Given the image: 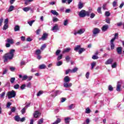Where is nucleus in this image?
I'll list each match as a JSON object with an SVG mask.
<instances>
[{"label":"nucleus","mask_w":124,"mask_h":124,"mask_svg":"<svg viewBox=\"0 0 124 124\" xmlns=\"http://www.w3.org/2000/svg\"><path fill=\"white\" fill-rule=\"evenodd\" d=\"M112 5L113 7H115V6H118V5L117 4V2H116V1H113Z\"/></svg>","instance_id":"052dcab7"},{"label":"nucleus","mask_w":124,"mask_h":124,"mask_svg":"<svg viewBox=\"0 0 124 124\" xmlns=\"http://www.w3.org/2000/svg\"><path fill=\"white\" fill-rule=\"evenodd\" d=\"M114 41H115V39H112L110 40V48L111 50H114V49H115V45L114 44Z\"/></svg>","instance_id":"6e6552de"},{"label":"nucleus","mask_w":124,"mask_h":124,"mask_svg":"<svg viewBox=\"0 0 124 124\" xmlns=\"http://www.w3.org/2000/svg\"><path fill=\"white\" fill-rule=\"evenodd\" d=\"M20 87V85L19 84H16L14 85V89H16V90H18Z\"/></svg>","instance_id":"c03bdc74"},{"label":"nucleus","mask_w":124,"mask_h":124,"mask_svg":"<svg viewBox=\"0 0 124 124\" xmlns=\"http://www.w3.org/2000/svg\"><path fill=\"white\" fill-rule=\"evenodd\" d=\"M14 10V6L11 5L8 9V12H11V11H13Z\"/></svg>","instance_id":"cd10ccee"},{"label":"nucleus","mask_w":124,"mask_h":124,"mask_svg":"<svg viewBox=\"0 0 124 124\" xmlns=\"http://www.w3.org/2000/svg\"><path fill=\"white\" fill-rule=\"evenodd\" d=\"M61 122V119L57 118V119L56 120L55 122H54L52 124H60V123Z\"/></svg>","instance_id":"2f4dec72"},{"label":"nucleus","mask_w":124,"mask_h":124,"mask_svg":"<svg viewBox=\"0 0 124 124\" xmlns=\"http://www.w3.org/2000/svg\"><path fill=\"white\" fill-rule=\"evenodd\" d=\"M7 95L8 96V98L10 99L13 98V97H15L16 96V92H15V91L14 90H12V91H9L7 93Z\"/></svg>","instance_id":"7ed1b4c3"},{"label":"nucleus","mask_w":124,"mask_h":124,"mask_svg":"<svg viewBox=\"0 0 124 124\" xmlns=\"http://www.w3.org/2000/svg\"><path fill=\"white\" fill-rule=\"evenodd\" d=\"M39 69H45V68H46V65L44 64L40 65L39 66Z\"/></svg>","instance_id":"5701e85b"},{"label":"nucleus","mask_w":124,"mask_h":124,"mask_svg":"<svg viewBox=\"0 0 124 124\" xmlns=\"http://www.w3.org/2000/svg\"><path fill=\"white\" fill-rule=\"evenodd\" d=\"M91 112H92V110H91V109H90V108H86V110H85L86 114H90Z\"/></svg>","instance_id":"c756f323"},{"label":"nucleus","mask_w":124,"mask_h":124,"mask_svg":"<svg viewBox=\"0 0 124 124\" xmlns=\"http://www.w3.org/2000/svg\"><path fill=\"white\" fill-rule=\"evenodd\" d=\"M84 51H86L85 48L80 47V49L78 50V54L81 55V54H82L83 52H84Z\"/></svg>","instance_id":"393cba45"},{"label":"nucleus","mask_w":124,"mask_h":124,"mask_svg":"<svg viewBox=\"0 0 124 124\" xmlns=\"http://www.w3.org/2000/svg\"><path fill=\"white\" fill-rule=\"evenodd\" d=\"M70 50H71V48L69 47L66 48L62 51V53L64 54V53H68Z\"/></svg>","instance_id":"4be33fe9"},{"label":"nucleus","mask_w":124,"mask_h":124,"mask_svg":"<svg viewBox=\"0 0 124 124\" xmlns=\"http://www.w3.org/2000/svg\"><path fill=\"white\" fill-rule=\"evenodd\" d=\"M11 84H13L15 82V78H11L10 79Z\"/></svg>","instance_id":"e433bc0d"},{"label":"nucleus","mask_w":124,"mask_h":124,"mask_svg":"<svg viewBox=\"0 0 124 124\" xmlns=\"http://www.w3.org/2000/svg\"><path fill=\"white\" fill-rule=\"evenodd\" d=\"M60 53H61V50L60 49L57 50L56 52V56H59Z\"/></svg>","instance_id":"bf43d9fd"},{"label":"nucleus","mask_w":124,"mask_h":124,"mask_svg":"<svg viewBox=\"0 0 124 124\" xmlns=\"http://www.w3.org/2000/svg\"><path fill=\"white\" fill-rule=\"evenodd\" d=\"M19 78H22V81H26L28 79V76L27 75H24L22 77V75H19Z\"/></svg>","instance_id":"4468645a"},{"label":"nucleus","mask_w":124,"mask_h":124,"mask_svg":"<svg viewBox=\"0 0 124 124\" xmlns=\"http://www.w3.org/2000/svg\"><path fill=\"white\" fill-rule=\"evenodd\" d=\"M112 68H116L117 67V62H114L111 65Z\"/></svg>","instance_id":"58836bf2"},{"label":"nucleus","mask_w":124,"mask_h":124,"mask_svg":"<svg viewBox=\"0 0 124 124\" xmlns=\"http://www.w3.org/2000/svg\"><path fill=\"white\" fill-rule=\"evenodd\" d=\"M45 48H46V44H44L42 46L40 49H41V50L43 51V50H44L45 49Z\"/></svg>","instance_id":"ea45409f"},{"label":"nucleus","mask_w":124,"mask_h":124,"mask_svg":"<svg viewBox=\"0 0 124 124\" xmlns=\"http://www.w3.org/2000/svg\"><path fill=\"white\" fill-rule=\"evenodd\" d=\"M35 54L37 55H40V54H41V51L40 50V49H38L36 50Z\"/></svg>","instance_id":"c9c22d12"},{"label":"nucleus","mask_w":124,"mask_h":124,"mask_svg":"<svg viewBox=\"0 0 124 124\" xmlns=\"http://www.w3.org/2000/svg\"><path fill=\"white\" fill-rule=\"evenodd\" d=\"M80 49H81V46L78 45L76 46V47L74 48V51H76V52H78Z\"/></svg>","instance_id":"aec40b11"},{"label":"nucleus","mask_w":124,"mask_h":124,"mask_svg":"<svg viewBox=\"0 0 124 124\" xmlns=\"http://www.w3.org/2000/svg\"><path fill=\"white\" fill-rule=\"evenodd\" d=\"M12 103L11 102H8L7 103L6 107L7 108H9L10 107V106H11Z\"/></svg>","instance_id":"8fccbe9b"},{"label":"nucleus","mask_w":124,"mask_h":124,"mask_svg":"<svg viewBox=\"0 0 124 124\" xmlns=\"http://www.w3.org/2000/svg\"><path fill=\"white\" fill-rule=\"evenodd\" d=\"M11 112L14 113L16 111V108L15 107H13L11 109Z\"/></svg>","instance_id":"e2e57ef3"},{"label":"nucleus","mask_w":124,"mask_h":124,"mask_svg":"<svg viewBox=\"0 0 124 124\" xmlns=\"http://www.w3.org/2000/svg\"><path fill=\"white\" fill-rule=\"evenodd\" d=\"M62 61H59L56 63L57 66H60V65H62Z\"/></svg>","instance_id":"79ce46f5"},{"label":"nucleus","mask_w":124,"mask_h":124,"mask_svg":"<svg viewBox=\"0 0 124 124\" xmlns=\"http://www.w3.org/2000/svg\"><path fill=\"white\" fill-rule=\"evenodd\" d=\"M67 24H68V20L67 19L64 20V26H67Z\"/></svg>","instance_id":"69168bd1"},{"label":"nucleus","mask_w":124,"mask_h":124,"mask_svg":"<svg viewBox=\"0 0 124 124\" xmlns=\"http://www.w3.org/2000/svg\"><path fill=\"white\" fill-rule=\"evenodd\" d=\"M113 62H114V59H109L105 62V64H112Z\"/></svg>","instance_id":"9d476101"},{"label":"nucleus","mask_w":124,"mask_h":124,"mask_svg":"<svg viewBox=\"0 0 124 124\" xmlns=\"http://www.w3.org/2000/svg\"><path fill=\"white\" fill-rule=\"evenodd\" d=\"M96 64V62H93L91 63V69H93V68L94 67V66H95Z\"/></svg>","instance_id":"72a5a7b5"},{"label":"nucleus","mask_w":124,"mask_h":124,"mask_svg":"<svg viewBox=\"0 0 124 124\" xmlns=\"http://www.w3.org/2000/svg\"><path fill=\"white\" fill-rule=\"evenodd\" d=\"M69 72H70L71 73V69H69L68 70H66V72H65L66 75H67V74H68V73H69Z\"/></svg>","instance_id":"3c124183"},{"label":"nucleus","mask_w":124,"mask_h":124,"mask_svg":"<svg viewBox=\"0 0 124 124\" xmlns=\"http://www.w3.org/2000/svg\"><path fill=\"white\" fill-rule=\"evenodd\" d=\"M108 90H109L110 92H112V91H113V87H112V85L108 86Z\"/></svg>","instance_id":"680f3d73"},{"label":"nucleus","mask_w":124,"mask_h":124,"mask_svg":"<svg viewBox=\"0 0 124 124\" xmlns=\"http://www.w3.org/2000/svg\"><path fill=\"white\" fill-rule=\"evenodd\" d=\"M95 16V14L94 13H92L91 14L90 18H91V19H93V18H94Z\"/></svg>","instance_id":"a18cd8bd"},{"label":"nucleus","mask_w":124,"mask_h":124,"mask_svg":"<svg viewBox=\"0 0 124 124\" xmlns=\"http://www.w3.org/2000/svg\"><path fill=\"white\" fill-rule=\"evenodd\" d=\"M62 93V91L61 90H57L54 92V94H51V96L53 98H55V96H57V95H58V94H61Z\"/></svg>","instance_id":"423d86ee"},{"label":"nucleus","mask_w":124,"mask_h":124,"mask_svg":"<svg viewBox=\"0 0 124 124\" xmlns=\"http://www.w3.org/2000/svg\"><path fill=\"white\" fill-rule=\"evenodd\" d=\"M33 23H34V20H32L31 21L28 22V24H29V25H30V26H31H31H32V24H33Z\"/></svg>","instance_id":"37998d69"},{"label":"nucleus","mask_w":124,"mask_h":124,"mask_svg":"<svg viewBox=\"0 0 124 124\" xmlns=\"http://www.w3.org/2000/svg\"><path fill=\"white\" fill-rule=\"evenodd\" d=\"M15 120L16 121V122H20L21 118L20 117H19V116H16L15 117Z\"/></svg>","instance_id":"473e14b6"},{"label":"nucleus","mask_w":124,"mask_h":124,"mask_svg":"<svg viewBox=\"0 0 124 124\" xmlns=\"http://www.w3.org/2000/svg\"><path fill=\"white\" fill-rule=\"evenodd\" d=\"M26 87V84H23L21 85V86L20 87V89L21 90H25V88Z\"/></svg>","instance_id":"09e8293b"},{"label":"nucleus","mask_w":124,"mask_h":124,"mask_svg":"<svg viewBox=\"0 0 124 124\" xmlns=\"http://www.w3.org/2000/svg\"><path fill=\"white\" fill-rule=\"evenodd\" d=\"M42 93H43V91H39V92L37 93V96H40L42 94Z\"/></svg>","instance_id":"49530a36"},{"label":"nucleus","mask_w":124,"mask_h":124,"mask_svg":"<svg viewBox=\"0 0 124 124\" xmlns=\"http://www.w3.org/2000/svg\"><path fill=\"white\" fill-rule=\"evenodd\" d=\"M5 96V91L2 92L1 94H0V98L1 99L4 98Z\"/></svg>","instance_id":"bb28decb"},{"label":"nucleus","mask_w":124,"mask_h":124,"mask_svg":"<svg viewBox=\"0 0 124 124\" xmlns=\"http://www.w3.org/2000/svg\"><path fill=\"white\" fill-rule=\"evenodd\" d=\"M100 32V30L98 28H94L93 31V36H96V34Z\"/></svg>","instance_id":"39448f33"},{"label":"nucleus","mask_w":124,"mask_h":124,"mask_svg":"<svg viewBox=\"0 0 124 124\" xmlns=\"http://www.w3.org/2000/svg\"><path fill=\"white\" fill-rule=\"evenodd\" d=\"M84 7V3H83L81 1H80L78 4V9H82Z\"/></svg>","instance_id":"2eb2a0df"},{"label":"nucleus","mask_w":124,"mask_h":124,"mask_svg":"<svg viewBox=\"0 0 124 124\" xmlns=\"http://www.w3.org/2000/svg\"><path fill=\"white\" fill-rule=\"evenodd\" d=\"M84 32H85V29H81L78 31L75 32L74 34H75V35H76V34H82Z\"/></svg>","instance_id":"0eeeda50"},{"label":"nucleus","mask_w":124,"mask_h":124,"mask_svg":"<svg viewBox=\"0 0 124 124\" xmlns=\"http://www.w3.org/2000/svg\"><path fill=\"white\" fill-rule=\"evenodd\" d=\"M64 121L65 124H69V122H70V118L66 117L64 119Z\"/></svg>","instance_id":"a878e982"},{"label":"nucleus","mask_w":124,"mask_h":124,"mask_svg":"<svg viewBox=\"0 0 124 124\" xmlns=\"http://www.w3.org/2000/svg\"><path fill=\"white\" fill-rule=\"evenodd\" d=\"M72 86V83H68V82H64L63 83V87H64V88H70Z\"/></svg>","instance_id":"9b49d317"},{"label":"nucleus","mask_w":124,"mask_h":124,"mask_svg":"<svg viewBox=\"0 0 124 124\" xmlns=\"http://www.w3.org/2000/svg\"><path fill=\"white\" fill-rule=\"evenodd\" d=\"M15 31H20V27L18 25H16L14 28Z\"/></svg>","instance_id":"c85d7f7f"},{"label":"nucleus","mask_w":124,"mask_h":124,"mask_svg":"<svg viewBox=\"0 0 124 124\" xmlns=\"http://www.w3.org/2000/svg\"><path fill=\"white\" fill-rule=\"evenodd\" d=\"M23 11L25 12H28V11H30L31 10V7H26L23 8Z\"/></svg>","instance_id":"412c9836"},{"label":"nucleus","mask_w":124,"mask_h":124,"mask_svg":"<svg viewBox=\"0 0 124 124\" xmlns=\"http://www.w3.org/2000/svg\"><path fill=\"white\" fill-rule=\"evenodd\" d=\"M74 108H75V106L73 104H72L71 105L68 106L69 110H71V109H73Z\"/></svg>","instance_id":"7c9ffc66"},{"label":"nucleus","mask_w":124,"mask_h":124,"mask_svg":"<svg viewBox=\"0 0 124 124\" xmlns=\"http://www.w3.org/2000/svg\"><path fill=\"white\" fill-rule=\"evenodd\" d=\"M65 60H66L67 62H69V61H70V57H69V56H67L65 57Z\"/></svg>","instance_id":"de8ad7c7"},{"label":"nucleus","mask_w":124,"mask_h":124,"mask_svg":"<svg viewBox=\"0 0 124 124\" xmlns=\"http://www.w3.org/2000/svg\"><path fill=\"white\" fill-rule=\"evenodd\" d=\"M26 107H25L24 108H23L22 110H21V113L22 114H25V113H26Z\"/></svg>","instance_id":"6e6d98bb"},{"label":"nucleus","mask_w":124,"mask_h":124,"mask_svg":"<svg viewBox=\"0 0 124 124\" xmlns=\"http://www.w3.org/2000/svg\"><path fill=\"white\" fill-rule=\"evenodd\" d=\"M6 42H7V43H9L10 44H14V40H13V39L8 38L6 40Z\"/></svg>","instance_id":"f8f14e48"},{"label":"nucleus","mask_w":124,"mask_h":124,"mask_svg":"<svg viewBox=\"0 0 124 124\" xmlns=\"http://www.w3.org/2000/svg\"><path fill=\"white\" fill-rule=\"evenodd\" d=\"M92 59L93 60H97V59H98V56H97V55H93V56L92 57Z\"/></svg>","instance_id":"4d7b16f0"},{"label":"nucleus","mask_w":124,"mask_h":124,"mask_svg":"<svg viewBox=\"0 0 124 124\" xmlns=\"http://www.w3.org/2000/svg\"><path fill=\"white\" fill-rule=\"evenodd\" d=\"M7 29H8V24H4V25L3 27V31H5V30H7Z\"/></svg>","instance_id":"4c0bfd02"},{"label":"nucleus","mask_w":124,"mask_h":124,"mask_svg":"<svg viewBox=\"0 0 124 124\" xmlns=\"http://www.w3.org/2000/svg\"><path fill=\"white\" fill-rule=\"evenodd\" d=\"M89 76H90V73L89 72H87L85 75L86 78H87V79H89Z\"/></svg>","instance_id":"13d9d810"},{"label":"nucleus","mask_w":124,"mask_h":124,"mask_svg":"<svg viewBox=\"0 0 124 124\" xmlns=\"http://www.w3.org/2000/svg\"><path fill=\"white\" fill-rule=\"evenodd\" d=\"M78 70V68L75 67V68L73 69L72 70H71V73H75V72H77V71Z\"/></svg>","instance_id":"f704fd0d"},{"label":"nucleus","mask_w":124,"mask_h":124,"mask_svg":"<svg viewBox=\"0 0 124 124\" xmlns=\"http://www.w3.org/2000/svg\"><path fill=\"white\" fill-rule=\"evenodd\" d=\"M110 21H111V19L109 18L106 19V22L107 23V24H110Z\"/></svg>","instance_id":"5fc2aeb1"},{"label":"nucleus","mask_w":124,"mask_h":124,"mask_svg":"<svg viewBox=\"0 0 124 124\" xmlns=\"http://www.w3.org/2000/svg\"><path fill=\"white\" fill-rule=\"evenodd\" d=\"M91 12H87L84 10H82L78 13V16L80 17V18H84V17H86V16H90V14Z\"/></svg>","instance_id":"f03ea898"},{"label":"nucleus","mask_w":124,"mask_h":124,"mask_svg":"<svg viewBox=\"0 0 124 124\" xmlns=\"http://www.w3.org/2000/svg\"><path fill=\"white\" fill-rule=\"evenodd\" d=\"M122 84H123V81L122 80H120L117 82L116 91L117 92H121V87H122Z\"/></svg>","instance_id":"20e7f679"},{"label":"nucleus","mask_w":124,"mask_h":124,"mask_svg":"<svg viewBox=\"0 0 124 124\" xmlns=\"http://www.w3.org/2000/svg\"><path fill=\"white\" fill-rule=\"evenodd\" d=\"M108 29H109V25L105 24V25L103 26V27L101 28V30L102 31H107Z\"/></svg>","instance_id":"1a4fd4ad"},{"label":"nucleus","mask_w":124,"mask_h":124,"mask_svg":"<svg viewBox=\"0 0 124 124\" xmlns=\"http://www.w3.org/2000/svg\"><path fill=\"white\" fill-rule=\"evenodd\" d=\"M43 124V119H41L38 121V124Z\"/></svg>","instance_id":"603ef678"},{"label":"nucleus","mask_w":124,"mask_h":124,"mask_svg":"<svg viewBox=\"0 0 124 124\" xmlns=\"http://www.w3.org/2000/svg\"><path fill=\"white\" fill-rule=\"evenodd\" d=\"M14 53H15V49H11L9 53L5 54L3 56L4 62H7L8 60L10 61L13 60V58H14Z\"/></svg>","instance_id":"f257e3e1"},{"label":"nucleus","mask_w":124,"mask_h":124,"mask_svg":"<svg viewBox=\"0 0 124 124\" xmlns=\"http://www.w3.org/2000/svg\"><path fill=\"white\" fill-rule=\"evenodd\" d=\"M52 31H54V32H56V31H59V27H58V25H55V26L53 27Z\"/></svg>","instance_id":"f3484780"},{"label":"nucleus","mask_w":124,"mask_h":124,"mask_svg":"<svg viewBox=\"0 0 124 124\" xmlns=\"http://www.w3.org/2000/svg\"><path fill=\"white\" fill-rule=\"evenodd\" d=\"M53 22H58L59 21V19L57 17H53Z\"/></svg>","instance_id":"338daca9"},{"label":"nucleus","mask_w":124,"mask_h":124,"mask_svg":"<svg viewBox=\"0 0 124 124\" xmlns=\"http://www.w3.org/2000/svg\"><path fill=\"white\" fill-rule=\"evenodd\" d=\"M62 59V55H60L58 57L57 61H60Z\"/></svg>","instance_id":"864d4df0"},{"label":"nucleus","mask_w":124,"mask_h":124,"mask_svg":"<svg viewBox=\"0 0 124 124\" xmlns=\"http://www.w3.org/2000/svg\"><path fill=\"white\" fill-rule=\"evenodd\" d=\"M51 13L53 14V15H55L56 16H59V13L56 11V10H51Z\"/></svg>","instance_id":"b1692460"},{"label":"nucleus","mask_w":124,"mask_h":124,"mask_svg":"<svg viewBox=\"0 0 124 124\" xmlns=\"http://www.w3.org/2000/svg\"><path fill=\"white\" fill-rule=\"evenodd\" d=\"M5 46L7 48H9V47H10V46H11V44H9V43H7L6 44Z\"/></svg>","instance_id":"0e129e2a"},{"label":"nucleus","mask_w":124,"mask_h":124,"mask_svg":"<svg viewBox=\"0 0 124 124\" xmlns=\"http://www.w3.org/2000/svg\"><path fill=\"white\" fill-rule=\"evenodd\" d=\"M33 116L34 118H38L40 116V113L39 111H36L34 113Z\"/></svg>","instance_id":"a211bd4d"},{"label":"nucleus","mask_w":124,"mask_h":124,"mask_svg":"<svg viewBox=\"0 0 124 124\" xmlns=\"http://www.w3.org/2000/svg\"><path fill=\"white\" fill-rule=\"evenodd\" d=\"M31 82H29L27 84V88H31Z\"/></svg>","instance_id":"774afa93"},{"label":"nucleus","mask_w":124,"mask_h":124,"mask_svg":"<svg viewBox=\"0 0 124 124\" xmlns=\"http://www.w3.org/2000/svg\"><path fill=\"white\" fill-rule=\"evenodd\" d=\"M70 81V78L68 76H66L64 78V83H69Z\"/></svg>","instance_id":"dca6fc26"},{"label":"nucleus","mask_w":124,"mask_h":124,"mask_svg":"<svg viewBox=\"0 0 124 124\" xmlns=\"http://www.w3.org/2000/svg\"><path fill=\"white\" fill-rule=\"evenodd\" d=\"M116 51L119 55L122 54V51H123V47H118L116 49Z\"/></svg>","instance_id":"ddd939ff"},{"label":"nucleus","mask_w":124,"mask_h":124,"mask_svg":"<svg viewBox=\"0 0 124 124\" xmlns=\"http://www.w3.org/2000/svg\"><path fill=\"white\" fill-rule=\"evenodd\" d=\"M48 36V34L45 33L43 34L42 37V40H46V39H47V37Z\"/></svg>","instance_id":"6ab92c4d"},{"label":"nucleus","mask_w":124,"mask_h":124,"mask_svg":"<svg viewBox=\"0 0 124 124\" xmlns=\"http://www.w3.org/2000/svg\"><path fill=\"white\" fill-rule=\"evenodd\" d=\"M110 14H111L108 11H106L105 12V16H106L107 17H109V16H110Z\"/></svg>","instance_id":"a19ab883"}]
</instances>
